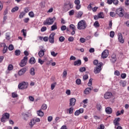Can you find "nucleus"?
<instances>
[{
  "instance_id": "nucleus-42",
  "label": "nucleus",
  "mask_w": 129,
  "mask_h": 129,
  "mask_svg": "<svg viewBox=\"0 0 129 129\" xmlns=\"http://www.w3.org/2000/svg\"><path fill=\"white\" fill-rule=\"evenodd\" d=\"M74 109L73 108V107H71L69 109V112L70 114H72V113H73V110Z\"/></svg>"
},
{
  "instance_id": "nucleus-53",
  "label": "nucleus",
  "mask_w": 129,
  "mask_h": 129,
  "mask_svg": "<svg viewBox=\"0 0 129 129\" xmlns=\"http://www.w3.org/2000/svg\"><path fill=\"white\" fill-rule=\"evenodd\" d=\"M56 83H53L51 84V90H53V89H54V88H55V87L56 86Z\"/></svg>"
},
{
  "instance_id": "nucleus-36",
  "label": "nucleus",
  "mask_w": 129,
  "mask_h": 129,
  "mask_svg": "<svg viewBox=\"0 0 129 129\" xmlns=\"http://www.w3.org/2000/svg\"><path fill=\"white\" fill-rule=\"evenodd\" d=\"M15 53L16 56H19L21 54V50H16L15 51Z\"/></svg>"
},
{
  "instance_id": "nucleus-32",
  "label": "nucleus",
  "mask_w": 129,
  "mask_h": 129,
  "mask_svg": "<svg viewBox=\"0 0 129 129\" xmlns=\"http://www.w3.org/2000/svg\"><path fill=\"white\" fill-rule=\"evenodd\" d=\"M94 26L95 28H99L100 25H99V22H98V21H96L94 23Z\"/></svg>"
},
{
  "instance_id": "nucleus-20",
  "label": "nucleus",
  "mask_w": 129,
  "mask_h": 129,
  "mask_svg": "<svg viewBox=\"0 0 129 129\" xmlns=\"http://www.w3.org/2000/svg\"><path fill=\"white\" fill-rule=\"evenodd\" d=\"M14 69V66L12 64H9L8 66V70L6 71V74H9V71H11Z\"/></svg>"
},
{
  "instance_id": "nucleus-8",
  "label": "nucleus",
  "mask_w": 129,
  "mask_h": 129,
  "mask_svg": "<svg viewBox=\"0 0 129 129\" xmlns=\"http://www.w3.org/2000/svg\"><path fill=\"white\" fill-rule=\"evenodd\" d=\"M28 61V56H24L23 59L21 60L20 66L21 67H24V66H26L27 64V61Z\"/></svg>"
},
{
  "instance_id": "nucleus-13",
  "label": "nucleus",
  "mask_w": 129,
  "mask_h": 129,
  "mask_svg": "<svg viewBox=\"0 0 129 129\" xmlns=\"http://www.w3.org/2000/svg\"><path fill=\"white\" fill-rule=\"evenodd\" d=\"M93 89V87H90V88H87L84 91L85 94H89L91 92V90Z\"/></svg>"
},
{
  "instance_id": "nucleus-5",
  "label": "nucleus",
  "mask_w": 129,
  "mask_h": 129,
  "mask_svg": "<svg viewBox=\"0 0 129 129\" xmlns=\"http://www.w3.org/2000/svg\"><path fill=\"white\" fill-rule=\"evenodd\" d=\"M119 121H120V118L119 117L116 118L113 121V123L115 125V127L116 126H117L116 129H122V127H121V126H118L119 125Z\"/></svg>"
},
{
  "instance_id": "nucleus-57",
  "label": "nucleus",
  "mask_w": 129,
  "mask_h": 129,
  "mask_svg": "<svg viewBox=\"0 0 129 129\" xmlns=\"http://www.w3.org/2000/svg\"><path fill=\"white\" fill-rule=\"evenodd\" d=\"M115 75H116V76H119L120 75V73H119V71H115L114 72Z\"/></svg>"
},
{
  "instance_id": "nucleus-30",
  "label": "nucleus",
  "mask_w": 129,
  "mask_h": 129,
  "mask_svg": "<svg viewBox=\"0 0 129 129\" xmlns=\"http://www.w3.org/2000/svg\"><path fill=\"white\" fill-rule=\"evenodd\" d=\"M26 15V13H24V12H22L20 13V14L19 15V19H23L24 17H25Z\"/></svg>"
},
{
  "instance_id": "nucleus-25",
  "label": "nucleus",
  "mask_w": 129,
  "mask_h": 129,
  "mask_svg": "<svg viewBox=\"0 0 129 129\" xmlns=\"http://www.w3.org/2000/svg\"><path fill=\"white\" fill-rule=\"evenodd\" d=\"M63 10L65 12H68L70 9L68 7V4H64L63 6Z\"/></svg>"
},
{
  "instance_id": "nucleus-19",
  "label": "nucleus",
  "mask_w": 129,
  "mask_h": 129,
  "mask_svg": "<svg viewBox=\"0 0 129 129\" xmlns=\"http://www.w3.org/2000/svg\"><path fill=\"white\" fill-rule=\"evenodd\" d=\"M81 64V60L78 59L77 61H74V66H80Z\"/></svg>"
},
{
  "instance_id": "nucleus-62",
  "label": "nucleus",
  "mask_w": 129,
  "mask_h": 129,
  "mask_svg": "<svg viewBox=\"0 0 129 129\" xmlns=\"http://www.w3.org/2000/svg\"><path fill=\"white\" fill-rule=\"evenodd\" d=\"M47 27H42L41 29V32H45V31H46Z\"/></svg>"
},
{
  "instance_id": "nucleus-7",
  "label": "nucleus",
  "mask_w": 129,
  "mask_h": 129,
  "mask_svg": "<svg viewBox=\"0 0 129 129\" xmlns=\"http://www.w3.org/2000/svg\"><path fill=\"white\" fill-rule=\"evenodd\" d=\"M10 118V113H5L2 115V117L1 119L2 122H6L7 119Z\"/></svg>"
},
{
  "instance_id": "nucleus-28",
  "label": "nucleus",
  "mask_w": 129,
  "mask_h": 129,
  "mask_svg": "<svg viewBox=\"0 0 129 129\" xmlns=\"http://www.w3.org/2000/svg\"><path fill=\"white\" fill-rule=\"evenodd\" d=\"M37 115L39 116H44V112H43V111H41V110H39L38 111H37Z\"/></svg>"
},
{
  "instance_id": "nucleus-59",
  "label": "nucleus",
  "mask_w": 129,
  "mask_h": 129,
  "mask_svg": "<svg viewBox=\"0 0 129 129\" xmlns=\"http://www.w3.org/2000/svg\"><path fill=\"white\" fill-rule=\"evenodd\" d=\"M113 4L115 6L118 5V0H113Z\"/></svg>"
},
{
  "instance_id": "nucleus-33",
  "label": "nucleus",
  "mask_w": 129,
  "mask_h": 129,
  "mask_svg": "<svg viewBox=\"0 0 129 129\" xmlns=\"http://www.w3.org/2000/svg\"><path fill=\"white\" fill-rule=\"evenodd\" d=\"M96 107H97V110H98L99 111H101L102 107L101 106V104H97Z\"/></svg>"
},
{
  "instance_id": "nucleus-54",
  "label": "nucleus",
  "mask_w": 129,
  "mask_h": 129,
  "mask_svg": "<svg viewBox=\"0 0 129 129\" xmlns=\"http://www.w3.org/2000/svg\"><path fill=\"white\" fill-rule=\"evenodd\" d=\"M80 72H84L86 71V69L85 67L81 68L80 69Z\"/></svg>"
},
{
  "instance_id": "nucleus-10",
  "label": "nucleus",
  "mask_w": 129,
  "mask_h": 129,
  "mask_svg": "<svg viewBox=\"0 0 129 129\" xmlns=\"http://www.w3.org/2000/svg\"><path fill=\"white\" fill-rule=\"evenodd\" d=\"M108 56V50L105 49L102 53L101 57L103 59H105V58H107Z\"/></svg>"
},
{
  "instance_id": "nucleus-64",
  "label": "nucleus",
  "mask_w": 129,
  "mask_h": 129,
  "mask_svg": "<svg viewBox=\"0 0 129 129\" xmlns=\"http://www.w3.org/2000/svg\"><path fill=\"white\" fill-rule=\"evenodd\" d=\"M110 17H115V13L113 12H111L110 13Z\"/></svg>"
},
{
  "instance_id": "nucleus-9",
  "label": "nucleus",
  "mask_w": 129,
  "mask_h": 129,
  "mask_svg": "<svg viewBox=\"0 0 129 129\" xmlns=\"http://www.w3.org/2000/svg\"><path fill=\"white\" fill-rule=\"evenodd\" d=\"M70 29L72 30V32L71 33V35H72V36L75 35V32L76 31V27H75V25H74V24L70 25Z\"/></svg>"
},
{
  "instance_id": "nucleus-52",
  "label": "nucleus",
  "mask_w": 129,
  "mask_h": 129,
  "mask_svg": "<svg viewBox=\"0 0 129 129\" xmlns=\"http://www.w3.org/2000/svg\"><path fill=\"white\" fill-rule=\"evenodd\" d=\"M57 53H55V51H51V56H53V57H56L57 56Z\"/></svg>"
},
{
  "instance_id": "nucleus-6",
  "label": "nucleus",
  "mask_w": 129,
  "mask_h": 129,
  "mask_svg": "<svg viewBox=\"0 0 129 129\" xmlns=\"http://www.w3.org/2000/svg\"><path fill=\"white\" fill-rule=\"evenodd\" d=\"M28 86H29V84L28 83H26L25 82L20 83L18 85V88L19 89H26V88H28Z\"/></svg>"
},
{
  "instance_id": "nucleus-34",
  "label": "nucleus",
  "mask_w": 129,
  "mask_h": 129,
  "mask_svg": "<svg viewBox=\"0 0 129 129\" xmlns=\"http://www.w3.org/2000/svg\"><path fill=\"white\" fill-rule=\"evenodd\" d=\"M98 16L99 19H103V18H104V15H103V13L102 12H100V13H99Z\"/></svg>"
},
{
  "instance_id": "nucleus-16",
  "label": "nucleus",
  "mask_w": 129,
  "mask_h": 129,
  "mask_svg": "<svg viewBox=\"0 0 129 129\" xmlns=\"http://www.w3.org/2000/svg\"><path fill=\"white\" fill-rule=\"evenodd\" d=\"M26 71H27V69H26V68L22 69L21 70H20L19 71L18 74L20 76L22 75H24V74H25V73H26Z\"/></svg>"
},
{
  "instance_id": "nucleus-44",
  "label": "nucleus",
  "mask_w": 129,
  "mask_h": 129,
  "mask_svg": "<svg viewBox=\"0 0 129 129\" xmlns=\"http://www.w3.org/2000/svg\"><path fill=\"white\" fill-rule=\"evenodd\" d=\"M75 13V11H74V10H72L70 11L69 12V16H73V15H74Z\"/></svg>"
},
{
  "instance_id": "nucleus-4",
  "label": "nucleus",
  "mask_w": 129,
  "mask_h": 129,
  "mask_svg": "<svg viewBox=\"0 0 129 129\" xmlns=\"http://www.w3.org/2000/svg\"><path fill=\"white\" fill-rule=\"evenodd\" d=\"M116 14L120 18H122L123 16H124V10L121 8L117 9L116 10Z\"/></svg>"
},
{
  "instance_id": "nucleus-11",
  "label": "nucleus",
  "mask_w": 129,
  "mask_h": 129,
  "mask_svg": "<svg viewBox=\"0 0 129 129\" xmlns=\"http://www.w3.org/2000/svg\"><path fill=\"white\" fill-rule=\"evenodd\" d=\"M55 33H51L49 37V41L50 43L51 44L54 43V36H55Z\"/></svg>"
},
{
  "instance_id": "nucleus-61",
  "label": "nucleus",
  "mask_w": 129,
  "mask_h": 129,
  "mask_svg": "<svg viewBox=\"0 0 129 129\" xmlns=\"http://www.w3.org/2000/svg\"><path fill=\"white\" fill-rule=\"evenodd\" d=\"M121 77L122 79H124L126 77V74L125 73L121 74Z\"/></svg>"
},
{
  "instance_id": "nucleus-43",
  "label": "nucleus",
  "mask_w": 129,
  "mask_h": 129,
  "mask_svg": "<svg viewBox=\"0 0 129 129\" xmlns=\"http://www.w3.org/2000/svg\"><path fill=\"white\" fill-rule=\"evenodd\" d=\"M76 83H77L78 85H80V84H81V80H80V79H77L76 81Z\"/></svg>"
},
{
  "instance_id": "nucleus-51",
  "label": "nucleus",
  "mask_w": 129,
  "mask_h": 129,
  "mask_svg": "<svg viewBox=\"0 0 129 129\" xmlns=\"http://www.w3.org/2000/svg\"><path fill=\"white\" fill-rule=\"evenodd\" d=\"M9 50L10 51H12V50H14V45L10 44L8 47Z\"/></svg>"
},
{
  "instance_id": "nucleus-56",
  "label": "nucleus",
  "mask_w": 129,
  "mask_h": 129,
  "mask_svg": "<svg viewBox=\"0 0 129 129\" xmlns=\"http://www.w3.org/2000/svg\"><path fill=\"white\" fill-rule=\"evenodd\" d=\"M110 37L111 38H113V37H114V32L113 31H111L110 32Z\"/></svg>"
},
{
  "instance_id": "nucleus-37",
  "label": "nucleus",
  "mask_w": 129,
  "mask_h": 129,
  "mask_svg": "<svg viewBox=\"0 0 129 129\" xmlns=\"http://www.w3.org/2000/svg\"><path fill=\"white\" fill-rule=\"evenodd\" d=\"M21 32H22V33H23L24 37H25V38H26V37L27 36V30L25 29H23L21 31Z\"/></svg>"
},
{
  "instance_id": "nucleus-35",
  "label": "nucleus",
  "mask_w": 129,
  "mask_h": 129,
  "mask_svg": "<svg viewBox=\"0 0 129 129\" xmlns=\"http://www.w3.org/2000/svg\"><path fill=\"white\" fill-rule=\"evenodd\" d=\"M17 11H19V8L18 7H15L12 9L11 12L12 13H15V12H17Z\"/></svg>"
},
{
  "instance_id": "nucleus-29",
  "label": "nucleus",
  "mask_w": 129,
  "mask_h": 129,
  "mask_svg": "<svg viewBox=\"0 0 129 129\" xmlns=\"http://www.w3.org/2000/svg\"><path fill=\"white\" fill-rule=\"evenodd\" d=\"M30 73L32 76H34V75H35V69H34V68H31Z\"/></svg>"
},
{
  "instance_id": "nucleus-58",
  "label": "nucleus",
  "mask_w": 129,
  "mask_h": 129,
  "mask_svg": "<svg viewBox=\"0 0 129 129\" xmlns=\"http://www.w3.org/2000/svg\"><path fill=\"white\" fill-rule=\"evenodd\" d=\"M93 63L94 64V65H98V64H99V63H98V60L97 59H95L93 62Z\"/></svg>"
},
{
  "instance_id": "nucleus-21",
  "label": "nucleus",
  "mask_w": 129,
  "mask_h": 129,
  "mask_svg": "<svg viewBox=\"0 0 129 129\" xmlns=\"http://www.w3.org/2000/svg\"><path fill=\"white\" fill-rule=\"evenodd\" d=\"M118 40L120 43H123L124 42V40L122 39V35L120 33L118 34Z\"/></svg>"
},
{
  "instance_id": "nucleus-3",
  "label": "nucleus",
  "mask_w": 129,
  "mask_h": 129,
  "mask_svg": "<svg viewBox=\"0 0 129 129\" xmlns=\"http://www.w3.org/2000/svg\"><path fill=\"white\" fill-rule=\"evenodd\" d=\"M103 65V63L102 62H99L98 64L94 68V72L95 74H98V73H100L102 70L101 67H102Z\"/></svg>"
},
{
  "instance_id": "nucleus-18",
  "label": "nucleus",
  "mask_w": 129,
  "mask_h": 129,
  "mask_svg": "<svg viewBox=\"0 0 129 129\" xmlns=\"http://www.w3.org/2000/svg\"><path fill=\"white\" fill-rule=\"evenodd\" d=\"M105 111L108 114H110L112 113V109L109 107H108L106 108Z\"/></svg>"
},
{
  "instance_id": "nucleus-22",
  "label": "nucleus",
  "mask_w": 129,
  "mask_h": 129,
  "mask_svg": "<svg viewBox=\"0 0 129 129\" xmlns=\"http://www.w3.org/2000/svg\"><path fill=\"white\" fill-rule=\"evenodd\" d=\"M83 15V12L82 11H79L77 15V18L78 19H80L82 18V16Z\"/></svg>"
},
{
  "instance_id": "nucleus-47",
  "label": "nucleus",
  "mask_w": 129,
  "mask_h": 129,
  "mask_svg": "<svg viewBox=\"0 0 129 129\" xmlns=\"http://www.w3.org/2000/svg\"><path fill=\"white\" fill-rule=\"evenodd\" d=\"M12 96L13 98H15L16 97H18V94L15 92H13L12 93Z\"/></svg>"
},
{
  "instance_id": "nucleus-50",
  "label": "nucleus",
  "mask_w": 129,
  "mask_h": 129,
  "mask_svg": "<svg viewBox=\"0 0 129 129\" xmlns=\"http://www.w3.org/2000/svg\"><path fill=\"white\" fill-rule=\"evenodd\" d=\"M92 79H90L89 82L88 83V86H91L92 85Z\"/></svg>"
},
{
  "instance_id": "nucleus-38",
  "label": "nucleus",
  "mask_w": 129,
  "mask_h": 129,
  "mask_svg": "<svg viewBox=\"0 0 129 129\" xmlns=\"http://www.w3.org/2000/svg\"><path fill=\"white\" fill-rule=\"evenodd\" d=\"M30 12V8L29 7H27L24 8V13H25V14Z\"/></svg>"
},
{
  "instance_id": "nucleus-41",
  "label": "nucleus",
  "mask_w": 129,
  "mask_h": 129,
  "mask_svg": "<svg viewBox=\"0 0 129 129\" xmlns=\"http://www.w3.org/2000/svg\"><path fill=\"white\" fill-rule=\"evenodd\" d=\"M51 31H54L55 30H57V25H53L51 27Z\"/></svg>"
},
{
  "instance_id": "nucleus-39",
  "label": "nucleus",
  "mask_w": 129,
  "mask_h": 129,
  "mask_svg": "<svg viewBox=\"0 0 129 129\" xmlns=\"http://www.w3.org/2000/svg\"><path fill=\"white\" fill-rule=\"evenodd\" d=\"M47 104H43L41 106V109H43L44 110H46L47 109Z\"/></svg>"
},
{
  "instance_id": "nucleus-1",
  "label": "nucleus",
  "mask_w": 129,
  "mask_h": 129,
  "mask_svg": "<svg viewBox=\"0 0 129 129\" xmlns=\"http://www.w3.org/2000/svg\"><path fill=\"white\" fill-rule=\"evenodd\" d=\"M86 28H87V23H86L85 20H81L78 22L77 26L78 30H85Z\"/></svg>"
},
{
  "instance_id": "nucleus-63",
  "label": "nucleus",
  "mask_w": 129,
  "mask_h": 129,
  "mask_svg": "<svg viewBox=\"0 0 129 129\" xmlns=\"http://www.w3.org/2000/svg\"><path fill=\"white\" fill-rule=\"evenodd\" d=\"M80 114V112H79V110H77L75 112V115H79Z\"/></svg>"
},
{
  "instance_id": "nucleus-2",
  "label": "nucleus",
  "mask_w": 129,
  "mask_h": 129,
  "mask_svg": "<svg viewBox=\"0 0 129 129\" xmlns=\"http://www.w3.org/2000/svg\"><path fill=\"white\" fill-rule=\"evenodd\" d=\"M56 21V18L55 17H53L52 18L49 17L46 19L45 21L43 22V25L45 26L48 25V26H50V25H53V23Z\"/></svg>"
},
{
  "instance_id": "nucleus-48",
  "label": "nucleus",
  "mask_w": 129,
  "mask_h": 129,
  "mask_svg": "<svg viewBox=\"0 0 129 129\" xmlns=\"http://www.w3.org/2000/svg\"><path fill=\"white\" fill-rule=\"evenodd\" d=\"M65 40V37L63 36H60L59 38V42H64V40Z\"/></svg>"
},
{
  "instance_id": "nucleus-14",
  "label": "nucleus",
  "mask_w": 129,
  "mask_h": 129,
  "mask_svg": "<svg viewBox=\"0 0 129 129\" xmlns=\"http://www.w3.org/2000/svg\"><path fill=\"white\" fill-rule=\"evenodd\" d=\"M111 96H112V93L111 92H107L104 94V98L105 99H109V98H111Z\"/></svg>"
},
{
  "instance_id": "nucleus-60",
  "label": "nucleus",
  "mask_w": 129,
  "mask_h": 129,
  "mask_svg": "<svg viewBox=\"0 0 129 129\" xmlns=\"http://www.w3.org/2000/svg\"><path fill=\"white\" fill-rule=\"evenodd\" d=\"M66 76H67V71H66V70H64L63 72L62 77H66Z\"/></svg>"
},
{
  "instance_id": "nucleus-17",
  "label": "nucleus",
  "mask_w": 129,
  "mask_h": 129,
  "mask_svg": "<svg viewBox=\"0 0 129 129\" xmlns=\"http://www.w3.org/2000/svg\"><path fill=\"white\" fill-rule=\"evenodd\" d=\"M110 61L111 62H112V63H115V62L116 61V57L115 54H112Z\"/></svg>"
},
{
  "instance_id": "nucleus-31",
  "label": "nucleus",
  "mask_w": 129,
  "mask_h": 129,
  "mask_svg": "<svg viewBox=\"0 0 129 129\" xmlns=\"http://www.w3.org/2000/svg\"><path fill=\"white\" fill-rule=\"evenodd\" d=\"M6 36L7 40H8V41L11 40V33L10 32L6 33Z\"/></svg>"
},
{
  "instance_id": "nucleus-40",
  "label": "nucleus",
  "mask_w": 129,
  "mask_h": 129,
  "mask_svg": "<svg viewBox=\"0 0 129 129\" xmlns=\"http://www.w3.org/2000/svg\"><path fill=\"white\" fill-rule=\"evenodd\" d=\"M28 15L30 18H34L35 16V14H34V12H33V11L29 12Z\"/></svg>"
},
{
  "instance_id": "nucleus-12",
  "label": "nucleus",
  "mask_w": 129,
  "mask_h": 129,
  "mask_svg": "<svg viewBox=\"0 0 129 129\" xmlns=\"http://www.w3.org/2000/svg\"><path fill=\"white\" fill-rule=\"evenodd\" d=\"M76 103V99L74 98H72L70 99V106H74Z\"/></svg>"
},
{
  "instance_id": "nucleus-24",
  "label": "nucleus",
  "mask_w": 129,
  "mask_h": 129,
  "mask_svg": "<svg viewBox=\"0 0 129 129\" xmlns=\"http://www.w3.org/2000/svg\"><path fill=\"white\" fill-rule=\"evenodd\" d=\"M23 116H24V120H27L29 119V117L31 116V114H24L23 115Z\"/></svg>"
},
{
  "instance_id": "nucleus-15",
  "label": "nucleus",
  "mask_w": 129,
  "mask_h": 129,
  "mask_svg": "<svg viewBox=\"0 0 129 129\" xmlns=\"http://www.w3.org/2000/svg\"><path fill=\"white\" fill-rule=\"evenodd\" d=\"M45 52H46L45 49H41L39 52H38V55L40 58H42L45 55Z\"/></svg>"
},
{
  "instance_id": "nucleus-27",
  "label": "nucleus",
  "mask_w": 129,
  "mask_h": 129,
  "mask_svg": "<svg viewBox=\"0 0 129 129\" xmlns=\"http://www.w3.org/2000/svg\"><path fill=\"white\" fill-rule=\"evenodd\" d=\"M36 123V121H35V120L34 119H32L30 123H29V125H30V126L31 127H33V126H34V124Z\"/></svg>"
},
{
  "instance_id": "nucleus-23",
  "label": "nucleus",
  "mask_w": 129,
  "mask_h": 129,
  "mask_svg": "<svg viewBox=\"0 0 129 129\" xmlns=\"http://www.w3.org/2000/svg\"><path fill=\"white\" fill-rule=\"evenodd\" d=\"M29 62L31 64H35L36 63V59H35V57H32L29 59Z\"/></svg>"
},
{
  "instance_id": "nucleus-49",
  "label": "nucleus",
  "mask_w": 129,
  "mask_h": 129,
  "mask_svg": "<svg viewBox=\"0 0 129 129\" xmlns=\"http://www.w3.org/2000/svg\"><path fill=\"white\" fill-rule=\"evenodd\" d=\"M68 41L69 42H73V41H74V37H72V36H70V37H69L68 38Z\"/></svg>"
},
{
  "instance_id": "nucleus-26",
  "label": "nucleus",
  "mask_w": 129,
  "mask_h": 129,
  "mask_svg": "<svg viewBox=\"0 0 129 129\" xmlns=\"http://www.w3.org/2000/svg\"><path fill=\"white\" fill-rule=\"evenodd\" d=\"M119 83L120 84V85L122 86V87H124L126 86V81H120L119 82Z\"/></svg>"
},
{
  "instance_id": "nucleus-46",
  "label": "nucleus",
  "mask_w": 129,
  "mask_h": 129,
  "mask_svg": "<svg viewBox=\"0 0 129 129\" xmlns=\"http://www.w3.org/2000/svg\"><path fill=\"white\" fill-rule=\"evenodd\" d=\"M7 51H8V46L6 45L3 48V54L7 53Z\"/></svg>"
},
{
  "instance_id": "nucleus-55",
  "label": "nucleus",
  "mask_w": 129,
  "mask_h": 129,
  "mask_svg": "<svg viewBox=\"0 0 129 129\" xmlns=\"http://www.w3.org/2000/svg\"><path fill=\"white\" fill-rule=\"evenodd\" d=\"M66 29H67V27H66V26H65V25L61 26V31H65V30H66Z\"/></svg>"
},
{
  "instance_id": "nucleus-45",
  "label": "nucleus",
  "mask_w": 129,
  "mask_h": 129,
  "mask_svg": "<svg viewBox=\"0 0 129 129\" xmlns=\"http://www.w3.org/2000/svg\"><path fill=\"white\" fill-rule=\"evenodd\" d=\"M124 17L125 19H127V20H129V14L127 13H125L124 14Z\"/></svg>"
}]
</instances>
